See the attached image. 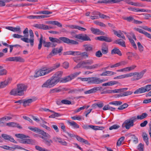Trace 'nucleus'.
<instances>
[{
    "label": "nucleus",
    "instance_id": "obj_1",
    "mask_svg": "<svg viewBox=\"0 0 151 151\" xmlns=\"http://www.w3.org/2000/svg\"><path fill=\"white\" fill-rule=\"evenodd\" d=\"M60 66V63H57L55 64L53 66L50 68H47V67L43 68L36 71L34 77L35 78H37L47 74L59 68Z\"/></svg>",
    "mask_w": 151,
    "mask_h": 151
},
{
    "label": "nucleus",
    "instance_id": "obj_2",
    "mask_svg": "<svg viewBox=\"0 0 151 151\" xmlns=\"http://www.w3.org/2000/svg\"><path fill=\"white\" fill-rule=\"evenodd\" d=\"M50 41L52 43L56 42L58 44H60L63 42L68 45H77L78 43L75 40H70L69 39L64 37H61L58 39L56 38H54L52 37H49Z\"/></svg>",
    "mask_w": 151,
    "mask_h": 151
},
{
    "label": "nucleus",
    "instance_id": "obj_3",
    "mask_svg": "<svg viewBox=\"0 0 151 151\" xmlns=\"http://www.w3.org/2000/svg\"><path fill=\"white\" fill-rule=\"evenodd\" d=\"M27 88V86L24 84H18L16 89L11 90L9 94L13 96H23L24 94V92L26 91Z\"/></svg>",
    "mask_w": 151,
    "mask_h": 151
},
{
    "label": "nucleus",
    "instance_id": "obj_4",
    "mask_svg": "<svg viewBox=\"0 0 151 151\" xmlns=\"http://www.w3.org/2000/svg\"><path fill=\"white\" fill-rule=\"evenodd\" d=\"M15 136L17 138L21 139L20 140V142L23 144H27L34 145L35 144V140L29 139H25L24 138H29L28 136H26L23 134H16Z\"/></svg>",
    "mask_w": 151,
    "mask_h": 151
},
{
    "label": "nucleus",
    "instance_id": "obj_5",
    "mask_svg": "<svg viewBox=\"0 0 151 151\" xmlns=\"http://www.w3.org/2000/svg\"><path fill=\"white\" fill-rule=\"evenodd\" d=\"M137 119V117L134 116L125 120L122 124V127H125L127 129H129L131 127L134 125V122L136 121Z\"/></svg>",
    "mask_w": 151,
    "mask_h": 151
},
{
    "label": "nucleus",
    "instance_id": "obj_6",
    "mask_svg": "<svg viewBox=\"0 0 151 151\" xmlns=\"http://www.w3.org/2000/svg\"><path fill=\"white\" fill-rule=\"evenodd\" d=\"M57 83H58L52 77H51L44 83L42 85V87L43 88H51L53 87Z\"/></svg>",
    "mask_w": 151,
    "mask_h": 151
},
{
    "label": "nucleus",
    "instance_id": "obj_7",
    "mask_svg": "<svg viewBox=\"0 0 151 151\" xmlns=\"http://www.w3.org/2000/svg\"><path fill=\"white\" fill-rule=\"evenodd\" d=\"M147 71L146 69H144L142 70L139 73L135 72L134 73H131V77L134 75L137 76H134V78H132V81H137L141 79L143 76L144 74Z\"/></svg>",
    "mask_w": 151,
    "mask_h": 151
},
{
    "label": "nucleus",
    "instance_id": "obj_8",
    "mask_svg": "<svg viewBox=\"0 0 151 151\" xmlns=\"http://www.w3.org/2000/svg\"><path fill=\"white\" fill-rule=\"evenodd\" d=\"M151 90V84L142 87L136 90L134 92V94H140L149 92Z\"/></svg>",
    "mask_w": 151,
    "mask_h": 151
},
{
    "label": "nucleus",
    "instance_id": "obj_9",
    "mask_svg": "<svg viewBox=\"0 0 151 151\" xmlns=\"http://www.w3.org/2000/svg\"><path fill=\"white\" fill-rule=\"evenodd\" d=\"M29 35L30 37V38L29 39V38L25 37H23L21 38L22 40L24 42H29L31 46H32L34 45V35L33 31L32 29H30L29 30Z\"/></svg>",
    "mask_w": 151,
    "mask_h": 151
},
{
    "label": "nucleus",
    "instance_id": "obj_10",
    "mask_svg": "<svg viewBox=\"0 0 151 151\" xmlns=\"http://www.w3.org/2000/svg\"><path fill=\"white\" fill-rule=\"evenodd\" d=\"M67 133L70 137H75L80 142L88 145H90V143L87 140L81 138L78 135H74V134H71L68 132H67Z\"/></svg>",
    "mask_w": 151,
    "mask_h": 151
},
{
    "label": "nucleus",
    "instance_id": "obj_11",
    "mask_svg": "<svg viewBox=\"0 0 151 151\" xmlns=\"http://www.w3.org/2000/svg\"><path fill=\"white\" fill-rule=\"evenodd\" d=\"M104 80L100 79L96 77H89V83L99 84L104 81Z\"/></svg>",
    "mask_w": 151,
    "mask_h": 151
},
{
    "label": "nucleus",
    "instance_id": "obj_12",
    "mask_svg": "<svg viewBox=\"0 0 151 151\" xmlns=\"http://www.w3.org/2000/svg\"><path fill=\"white\" fill-rule=\"evenodd\" d=\"M63 72L61 71L56 72L52 77L58 83L61 82L62 78H61L63 74Z\"/></svg>",
    "mask_w": 151,
    "mask_h": 151
},
{
    "label": "nucleus",
    "instance_id": "obj_13",
    "mask_svg": "<svg viewBox=\"0 0 151 151\" xmlns=\"http://www.w3.org/2000/svg\"><path fill=\"white\" fill-rule=\"evenodd\" d=\"M5 61H15L24 62V60L20 57H10L6 58Z\"/></svg>",
    "mask_w": 151,
    "mask_h": 151
},
{
    "label": "nucleus",
    "instance_id": "obj_14",
    "mask_svg": "<svg viewBox=\"0 0 151 151\" xmlns=\"http://www.w3.org/2000/svg\"><path fill=\"white\" fill-rule=\"evenodd\" d=\"M63 50V49L62 47H61L59 49L58 48H54L52 50L49 55L47 56V58H50L53 56L61 52Z\"/></svg>",
    "mask_w": 151,
    "mask_h": 151
},
{
    "label": "nucleus",
    "instance_id": "obj_15",
    "mask_svg": "<svg viewBox=\"0 0 151 151\" xmlns=\"http://www.w3.org/2000/svg\"><path fill=\"white\" fill-rule=\"evenodd\" d=\"M75 37L83 41H91L90 38L85 34H81L76 35Z\"/></svg>",
    "mask_w": 151,
    "mask_h": 151
},
{
    "label": "nucleus",
    "instance_id": "obj_16",
    "mask_svg": "<svg viewBox=\"0 0 151 151\" xmlns=\"http://www.w3.org/2000/svg\"><path fill=\"white\" fill-rule=\"evenodd\" d=\"M81 67L82 68H85L87 69H93L97 68L99 66V65L95 64L92 65H86L85 61H82L80 62Z\"/></svg>",
    "mask_w": 151,
    "mask_h": 151
},
{
    "label": "nucleus",
    "instance_id": "obj_17",
    "mask_svg": "<svg viewBox=\"0 0 151 151\" xmlns=\"http://www.w3.org/2000/svg\"><path fill=\"white\" fill-rule=\"evenodd\" d=\"M124 0H105L98 1L97 3H105L106 4L116 3L120 2Z\"/></svg>",
    "mask_w": 151,
    "mask_h": 151
},
{
    "label": "nucleus",
    "instance_id": "obj_18",
    "mask_svg": "<svg viewBox=\"0 0 151 151\" xmlns=\"http://www.w3.org/2000/svg\"><path fill=\"white\" fill-rule=\"evenodd\" d=\"M41 137L43 139V142L48 146H51L53 143V141L50 139V138H47L45 137Z\"/></svg>",
    "mask_w": 151,
    "mask_h": 151
},
{
    "label": "nucleus",
    "instance_id": "obj_19",
    "mask_svg": "<svg viewBox=\"0 0 151 151\" xmlns=\"http://www.w3.org/2000/svg\"><path fill=\"white\" fill-rule=\"evenodd\" d=\"M1 137L5 139L8 140L11 142L15 143H17V142L15 141L11 136L6 134H3Z\"/></svg>",
    "mask_w": 151,
    "mask_h": 151
},
{
    "label": "nucleus",
    "instance_id": "obj_20",
    "mask_svg": "<svg viewBox=\"0 0 151 151\" xmlns=\"http://www.w3.org/2000/svg\"><path fill=\"white\" fill-rule=\"evenodd\" d=\"M102 88L101 87H95L89 90L85 91L84 93L86 94H90L95 93L98 90H100Z\"/></svg>",
    "mask_w": 151,
    "mask_h": 151
},
{
    "label": "nucleus",
    "instance_id": "obj_21",
    "mask_svg": "<svg viewBox=\"0 0 151 151\" xmlns=\"http://www.w3.org/2000/svg\"><path fill=\"white\" fill-rule=\"evenodd\" d=\"M92 32L94 34L98 35H104L105 33L103 31H101L99 29L97 28H94L93 27H91L90 29Z\"/></svg>",
    "mask_w": 151,
    "mask_h": 151
},
{
    "label": "nucleus",
    "instance_id": "obj_22",
    "mask_svg": "<svg viewBox=\"0 0 151 151\" xmlns=\"http://www.w3.org/2000/svg\"><path fill=\"white\" fill-rule=\"evenodd\" d=\"M134 29L135 30L139 32V33L144 34L146 37L151 39V35L147 32L138 28H135Z\"/></svg>",
    "mask_w": 151,
    "mask_h": 151
},
{
    "label": "nucleus",
    "instance_id": "obj_23",
    "mask_svg": "<svg viewBox=\"0 0 151 151\" xmlns=\"http://www.w3.org/2000/svg\"><path fill=\"white\" fill-rule=\"evenodd\" d=\"M11 80L10 78H8L7 79L3 81L0 82V88H2L6 87L9 83Z\"/></svg>",
    "mask_w": 151,
    "mask_h": 151
},
{
    "label": "nucleus",
    "instance_id": "obj_24",
    "mask_svg": "<svg viewBox=\"0 0 151 151\" xmlns=\"http://www.w3.org/2000/svg\"><path fill=\"white\" fill-rule=\"evenodd\" d=\"M101 50L103 54H106L108 53V46L105 43H104L102 44Z\"/></svg>",
    "mask_w": 151,
    "mask_h": 151
},
{
    "label": "nucleus",
    "instance_id": "obj_25",
    "mask_svg": "<svg viewBox=\"0 0 151 151\" xmlns=\"http://www.w3.org/2000/svg\"><path fill=\"white\" fill-rule=\"evenodd\" d=\"M43 44L45 47H55L57 45V44L52 43L50 42H46L45 40H43Z\"/></svg>",
    "mask_w": 151,
    "mask_h": 151
},
{
    "label": "nucleus",
    "instance_id": "obj_26",
    "mask_svg": "<svg viewBox=\"0 0 151 151\" xmlns=\"http://www.w3.org/2000/svg\"><path fill=\"white\" fill-rule=\"evenodd\" d=\"M113 44H118L120 45L125 47L126 45L125 42L121 39H118L113 42Z\"/></svg>",
    "mask_w": 151,
    "mask_h": 151
},
{
    "label": "nucleus",
    "instance_id": "obj_27",
    "mask_svg": "<svg viewBox=\"0 0 151 151\" xmlns=\"http://www.w3.org/2000/svg\"><path fill=\"white\" fill-rule=\"evenodd\" d=\"M6 29L14 32H21V28L19 26H17L16 27H6Z\"/></svg>",
    "mask_w": 151,
    "mask_h": 151
},
{
    "label": "nucleus",
    "instance_id": "obj_28",
    "mask_svg": "<svg viewBox=\"0 0 151 151\" xmlns=\"http://www.w3.org/2000/svg\"><path fill=\"white\" fill-rule=\"evenodd\" d=\"M46 23L48 24H50L57 25L59 27H62V25L59 22L56 21H49L47 22Z\"/></svg>",
    "mask_w": 151,
    "mask_h": 151
},
{
    "label": "nucleus",
    "instance_id": "obj_29",
    "mask_svg": "<svg viewBox=\"0 0 151 151\" xmlns=\"http://www.w3.org/2000/svg\"><path fill=\"white\" fill-rule=\"evenodd\" d=\"M142 137L144 141L148 145L149 144V137L148 134L145 132H143Z\"/></svg>",
    "mask_w": 151,
    "mask_h": 151
},
{
    "label": "nucleus",
    "instance_id": "obj_30",
    "mask_svg": "<svg viewBox=\"0 0 151 151\" xmlns=\"http://www.w3.org/2000/svg\"><path fill=\"white\" fill-rule=\"evenodd\" d=\"M23 105L24 107H26L27 106H29V104L31 103L33 101L32 99H23Z\"/></svg>",
    "mask_w": 151,
    "mask_h": 151
},
{
    "label": "nucleus",
    "instance_id": "obj_31",
    "mask_svg": "<svg viewBox=\"0 0 151 151\" xmlns=\"http://www.w3.org/2000/svg\"><path fill=\"white\" fill-rule=\"evenodd\" d=\"M128 9L129 10H131L133 12H147V11L145 10V9H139L138 8H135L132 7H129L128 8Z\"/></svg>",
    "mask_w": 151,
    "mask_h": 151
},
{
    "label": "nucleus",
    "instance_id": "obj_32",
    "mask_svg": "<svg viewBox=\"0 0 151 151\" xmlns=\"http://www.w3.org/2000/svg\"><path fill=\"white\" fill-rule=\"evenodd\" d=\"M116 74V73L114 72L111 71H106L103 72L101 74V76H110Z\"/></svg>",
    "mask_w": 151,
    "mask_h": 151
},
{
    "label": "nucleus",
    "instance_id": "obj_33",
    "mask_svg": "<svg viewBox=\"0 0 151 151\" xmlns=\"http://www.w3.org/2000/svg\"><path fill=\"white\" fill-rule=\"evenodd\" d=\"M111 54H117L120 56L122 55V53L120 50L117 48H114L111 51Z\"/></svg>",
    "mask_w": 151,
    "mask_h": 151
},
{
    "label": "nucleus",
    "instance_id": "obj_34",
    "mask_svg": "<svg viewBox=\"0 0 151 151\" xmlns=\"http://www.w3.org/2000/svg\"><path fill=\"white\" fill-rule=\"evenodd\" d=\"M33 26L37 28L44 30L46 28L45 25L44 24H37L34 25Z\"/></svg>",
    "mask_w": 151,
    "mask_h": 151
},
{
    "label": "nucleus",
    "instance_id": "obj_35",
    "mask_svg": "<svg viewBox=\"0 0 151 151\" xmlns=\"http://www.w3.org/2000/svg\"><path fill=\"white\" fill-rule=\"evenodd\" d=\"M104 106V104L103 102H100V103H95L92 105V107L93 108H96L98 107L100 108H101Z\"/></svg>",
    "mask_w": 151,
    "mask_h": 151
},
{
    "label": "nucleus",
    "instance_id": "obj_36",
    "mask_svg": "<svg viewBox=\"0 0 151 151\" xmlns=\"http://www.w3.org/2000/svg\"><path fill=\"white\" fill-rule=\"evenodd\" d=\"M148 115L146 113H143L141 115H138L137 116V119L142 120L146 118Z\"/></svg>",
    "mask_w": 151,
    "mask_h": 151
},
{
    "label": "nucleus",
    "instance_id": "obj_37",
    "mask_svg": "<svg viewBox=\"0 0 151 151\" xmlns=\"http://www.w3.org/2000/svg\"><path fill=\"white\" fill-rule=\"evenodd\" d=\"M83 46L84 47V50L87 52H90L92 50V47L90 45H85Z\"/></svg>",
    "mask_w": 151,
    "mask_h": 151
},
{
    "label": "nucleus",
    "instance_id": "obj_38",
    "mask_svg": "<svg viewBox=\"0 0 151 151\" xmlns=\"http://www.w3.org/2000/svg\"><path fill=\"white\" fill-rule=\"evenodd\" d=\"M128 88H121L119 89H115L114 90V93H119L123 92L127 90Z\"/></svg>",
    "mask_w": 151,
    "mask_h": 151
},
{
    "label": "nucleus",
    "instance_id": "obj_39",
    "mask_svg": "<svg viewBox=\"0 0 151 151\" xmlns=\"http://www.w3.org/2000/svg\"><path fill=\"white\" fill-rule=\"evenodd\" d=\"M71 80V78L70 77V75L66 76L64 78H62V80L61 81V82L62 83H66Z\"/></svg>",
    "mask_w": 151,
    "mask_h": 151
},
{
    "label": "nucleus",
    "instance_id": "obj_40",
    "mask_svg": "<svg viewBox=\"0 0 151 151\" xmlns=\"http://www.w3.org/2000/svg\"><path fill=\"white\" fill-rule=\"evenodd\" d=\"M122 18L124 20H127L128 22H131L132 21H134V19L132 17L130 16L128 17H123Z\"/></svg>",
    "mask_w": 151,
    "mask_h": 151
},
{
    "label": "nucleus",
    "instance_id": "obj_41",
    "mask_svg": "<svg viewBox=\"0 0 151 151\" xmlns=\"http://www.w3.org/2000/svg\"><path fill=\"white\" fill-rule=\"evenodd\" d=\"M43 36L42 35H41L40 37L39 40V43L38 46V50H40L42 47V44L43 43Z\"/></svg>",
    "mask_w": 151,
    "mask_h": 151
},
{
    "label": "nucleus",
    "instance_id": "obj_42",
    "mask_svg": "<svg viewBox=\"0 0 151 151\" xmlns=\"http://www.w3.org/2000/svg\"><path fill=\"white\" fill-rule=\"evenodd\" d=\"M28 128L31 130L37 133H39L40 131V129L36 127H28Z\"/></svg>",
    "mask_w": 151,
    "mask_h": 151
},
{
    "label": "nucleus",
    "instance_id": "obj_43",
    "mask_svg": "<svg viewBox=\"0 0 151 151\" xmlns=\"http://www.w3.org/2000/svg\"><path fill=\"white\" fill-rule=\"evenodd\" d=\"M80 54L79 55H80L84 59H86L88 57V55L87 52H84L81 53L79 52Z\"/></svg>",
    "mask_w": 151,
    "mask_h": 151
},
{
    "label": "nucleus",
    "instance_id": "obj_44",
    "mask_svg": "<svg viewBox=\"0 0 151 151\" xmlns=\"http://www.w3.org/2000/svg\"><path fill=\"white\" fill-rule=\"evenodd\" d=\"M39 133L42 134L43 136L42 137H45L48 138H50L51 137L48 134L41 130H40Z\"/></svg>",
    "mask_w": 151,
    "mask_h": 151
},
{
    "label": "nucleus",
    "instance_id": "obj_45",
    "mask_svg": "<svg viewBox=\"0 0 151 151\" xmlns=\"http://www.w3.org/2000/svg\"><path fill=\"white\" fill-rule=\"evenodd\" d=\"M113 32H114V34L115 35L119 37L122 38L124 40H126L125 37L124 35H123L122 36H120V34L118 33V32L117 31H116L115 30H113Z\"/></svg>",
    "mask_w": 151,
    "mask_h": 151
},
{
    "label": "nucleus",
    "instance_id": "obj_46",
    "mask_svg": "<svg viewBox=\"0 0 151 151\" xmlns=\"http://www.w3.org/2000/svg\"><path fill=\"white\" fill-rule=\"evenodd\" d=\"M68 123L70 125L73 126L74 128H79V126L74 121L72 122H69Z\"/></svg>",
    "mask_w": 151,
    "mask_h": 151
},
{
    "label": "nucleus",
    "instance_id": "obj_47",
    "mask_svg": "<svg viewBox=\"0 0 151 151\" xmlns=\"http://www.w3.org/2000/svg\"><path fill=\"white\" fill-rule=\"evenodd\" d=\"M81 73L80 72H75L73 74H70V75L71 80L76 77Z\"/></svg>",
    "mask_w": 151,
    "mask_h": 151
},
{
    "label": "nucleus",
    "instance_id": "obj_48",
    "mask_svg": "<svg viewBox=\"0 0 151 151\" xmlns=\"http://www.w3.org/2000/svg\"><path fill=\"white\" fill-rule=\"evenodd\" d=\"M120 79L124 78L131 77V73L119 76Z\"/></svg>",
    "mask_w": 151,
    "mask_h": 151
},
{
    "label": "nucleus",
    "instance_id": "obj_49",
    "mask_svg": "<svg viewBox=\"0 0 151 151\" xmlns=\"http://www.w3.org/2000/svg\"><path fill=\"white\" fill-rule=\"evenodd\" d=\"M124 139V137L122 136L118 140L117 142V145L118 146H120L122 142H123Z\"/></svg>",
    "mask_w": 151,
    "mask_h": 151
},
{
    "label": "nucleus",
    "instance_id": "obj_50",
    "mask_svg": "<svg viewBox=\"0 0 151 151\" xmlns=\"http://www.w3.org/2000/svg\"><path fill=\"white\" fill-rule=\"evenodd\" d=\"M128 106V105L126 103H124L122 105L119 107L118 109L119 110H122L125 109Z\"/></svg>",
    "mask_w": 151,
    "mask_h": 151
},
{
    "label": "nucleus",
    "instance_id": "obj_51",
    "mask_svg": "<svg viewBox=\"0 0 151 151\" xmlns=\"http://www.w3.org/2000/svg\"><path fill=\"white\" fill-rule=\"evenodd\" d=\"M123 92V93H122L123 97L130 95L133 93V92L132 91H124Z\"/></svg>",
    "mask_w": 151,
    "mask_h": 151
},
{
    "label": "nucleus",
    "instance_id": "obj_52",
    "mask_svg": "<svg viewBox=\"0 0 151 151\" xmlns=\"http://www.w3.org/2000/svg\"><path fill=\"white\" fill-rule=\"evenodd\" d=\"M61 103L63 104L69 105L71 104V102L66 99L63 100L61 101Z\"/></svg>",
    "mask_w": 151,
    "mask_h": 151
},
{
    "label": "nucleus",
    "instance_id": "obj_53",
    "mask_svg": "<svg viewBox=\"0 0 151 151\" xmlns=\"http://www.w3.org/2000/svg\"><path fill=\"white\" fill-rule=\"evenodd\" d=\"M23 33L24 34V37L27 38L28 37V30L27 28H26L23 32Z\"/></svg>",
    "mask_w": 151,
    "mask_h": 151
},
{
    "label": "nucleus",
    "instance_id": "obj_54",
    "mask_svg": "<svg viewBox=\"0 0 151 151\" xmlns=\"http://www.w3.org/2000/svg\"><path fill=\"white\" fill-rule=\"evenodd\" d=\"M119 66L125 65L128 63V62L127 61L124 60L118 63Z\"/></svg>",
    "mask_w": 151,
    "mask_h": 151
},
{
    "label": "nucleus",
    "instance_id": "obj_55",
    "mask_svg": "<svg viewBox=\"0 0 151 151\" xmlns=\"http://www.w3.org/2000/svg\"><path fill=\"white\" fill-rule=\"evenodd\" d=\"M85 62L86 65H90L92 64L93 63V61L92 60H85Z\"/></svg>",
    "mask_w": 151,
    "mask_h": 151
},
{
    "label": "nucleus",
    "instance_id": "obj_56",
    "mask_svg": "<svg viewBox=\"0 0 151 151\" xmlns=\"http://www.w3.org/2000/svg\"><path fill=\"white\" fill-rule=\"evenodd\" d=\"M95 55L96 57L100 58L102 56L103 54L100 50H98L96 52Z\"/></svg>",
    "mask_w": 151,
    "mask_h": 151
},
{
    "label": "nucleus",
    "instance_id": "obj_57",
    "mask_svg": "<svg viewBox=\"0 0 151 151\" xmlns=\"http://www.w3.org/2000/svg\"><path fill=\"white\" fill-rule=\"evenodd\" d=\"M62 67L65 69H67L69 66V63L68 62H65L63 63Z\"/></svg>",
    "mask_w": 151,
    "mask_h": 151
},
{
    "label": "nucleus",
    "instance_id": "obj_58",
    "mask_svg": "<svg viewBox=\"0 0 151 151\" xmlns=\"http://www.w3.org/2000/svg\"><path fill=\"white\" fill-rule=\"evenodd\" d=\"M120 127L117 124H114L112 126L110 127L109 128V129L110 130H111L113 129H116Z\"/></svg>",
    "mask_w": 151,
    "mask_h": 151
},
{
    "label": "nucleus",
    "instance_id": "obj_59",
    "mask_svg": "<svg viewBox=\"0 0 151 151\" xmlns=\"http://www.w3.org/2000/svg\"><path fill=\"white\" fill-rule=\"evenodd\" d=\"M7 71L5 69H3L0 70V76H3L6 74Z\"/></svg>",
    "mask_w": 151,
    "mask_h": 151
},
{
    "label": "nucleus",
    "instance_id": "obj_60",
    "mask_svg": "<svg viewBox=\"0 0 151 151\" xmlns=\"http://www.w3.org/2000/svg\"><path fill=\"white\" fill-rule=\"evenodd\" d=\"M16 145L14 146V147H9V146H7V145H4L2 146H0V147H1V148H2L4 149L5 150H9L10 148H12L13 149H14L13 148H15V146Z\"/></svg>",
    "mask_w": 151,
    "mask_h": 151
},
{
    "label": "nucleus",
    "instance_id": "obj_61",
    "mask_svg": "<svg viewBox=\"0 0 151 151\" xmlns=\"http://www.w3.org/2000/svg\"><path fill=\"white\" fill-rule=\"evenodd\" d=\"M144 145L141 143H140L138 146V149L139 151H143Z\"/></svg>",
    "mask_w": 151,
    "mask_h": 151
},
{
    "label": "nucleus",
    "instance_id": "obj_62",
    "mask_svg": "<svg viewBox=\"0 0 151 151\" xmlns=\"http://www.w3.org/2000/svg\"><path fill=\"white\" fill-rule=\"evenodd\" d=\"M105 36H100L95 38L96 40H98L101 41H104Z\"/></svg>",
    "mask_w": 151,
    "mask_h": 151
},
{
    "label": "nucleus",
    "instance_id": "obj_63",
    "mask_svg": "<svg viewBox=\"0 0 151 151\" xmlns=\"http://www.w3.org/2000/svg\"><path fill=\"white\" fill-rule=\"evenodd\" d=\"M6 125L9 126L15 127L16 126L17 123L14 122H9L7 123Z\"/></svg>",
    "mask_w": 151,
    "mask_h": 151
},
{
    "label": "nucleus",
    "instance_id": "obj_64",
    "mask_svg": "<svg viewBox=\"0 0 151 151\" xmlns=\"http://www.w3.org/2000/svg\"><path fill=\"white\" fill-rule=\"evenodd\" d=\"M12 36L14 38H22V37H23L22 35L16 34H14Z\"/></svg>",
    "mask_w": 151,
    "mask_h": 151
}]
</instances>
